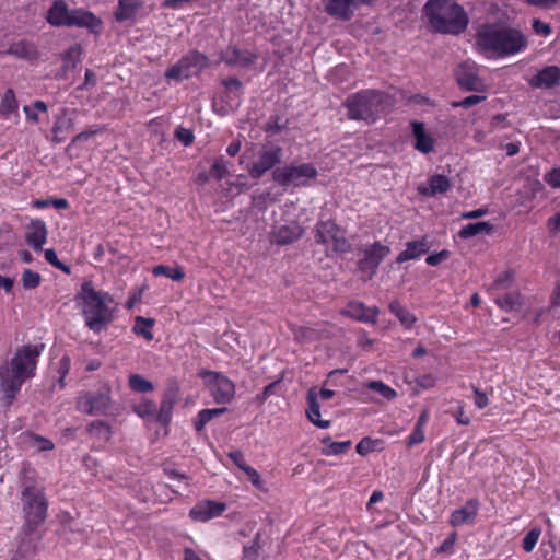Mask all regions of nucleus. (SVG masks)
Listing matches in <instances>:
<instances>
[{"label":"nucleus","instance_id":"f257e3e1","mask_svg":"<svg viewBox=\"0 0 560 560\" xmlns=\"http://www.w3.org/2000/svg\"><path fill=\"white\" fill-rule=\"evenodd\" d=\"M44 349V343L24 345L11 360L0 365V390L7 406L13 404L23 383L35 375L38 357Z\"/></svg>","mask_w":560,"mask_h":560},{"label":"nucleus","instance_id":"f03ea898","mask_svg":"<svg viewBox=\"0 0 560 560\" xmlns=\"http://www.w3.org/2000/svg\"><path fill=\"white\" fill-rule=\"evenodd\" d=\"M476 44L486 52L505 57L522 51L527 46V39L516 28L502 24H486L477 32Z\"/></svg>","mask_w":560,"mask_h":560},{"label":"nucleus","instance_id":"7ed1b4c3","mask_svg":"<svg viewBox=\"0 0 560 560\" xmlns=\"http://www.w3.org/2000/svg\"><path fill=\"white\" fill-rule=\"evenodd\" d=\"M424 11L431 26L439 33L457 35L468 25L466 12L452 0H429Z\"/></svg>","mask_w":560,"mask_h":560},{"label":"nucleus","instance_id":"20e7f679","mask_svg":"<svg viewBox=\"0 0 560 560\" xmlns=\"http://www.w3.org/2000/svg\"><path fill=\"white\" fill-rule=\"evenodd\" d=\"M390 97L378 90H362L347 97L348 118L374 122L390 107Z\"/></svg>","mask_w":560,"mask_h":560},{"label":"nucleus","instance_id":"39448f33","mask_svg":"<svg viewBox=\"0 0 560 560\" xmlns=\"http://www.w3.org/2000/svg\"><path fill=\"white\" fill-rule=\"evenodd\" d=\"M78 299L83 300V316L86 326L95 331H101L107 324L113 320L110 310L107 305L112 302L108 293L96 291L92 281H84L81 285V292Z\"/></svg>","mask_w":560,"mask_h":560},{"label":"nucleus","instance_id":"423d86ee","mask_svg":"<svg viewBox=\"0 0 560 560\" xmlns=\"http://www.w3.org/2000/svg\"><path fill=\"white\" fill-rule=\"evenodd\" d=\"M24 501L25 523L23 530L25 535L33 534L47 517L48 503L39 491L34 487H26L22 493Z\"/></svg>","mask_w":560,"mask_h":560},{"label":"nucleus","instance_id":"0eeeda50","mask_svg":"<svg viewBox=\"0 0 560 560\" xmlns=\"http://www.w3.org/2000/svg\"><path fill=\"white\" fill-rule=\"evenodd\" d=\"M315 240L319 244L327 246L337 254L352 252V246L347 240L345 232L334 221H320L316 225Z\"/></svg>","mask_w":560,"mask_h":560},{"label":"nucleus","instance_id":"6e6552de","mask_svg":"<svg viewBox=\"0 0 560 560\" xmlns=\"http://www.w3.org/2000/svg\"><path fill=\"white\" fill-rule=\"evenodd\" d=\"M208 66L209 59L206 55L199 51H190L166 70L165 78L180 82L199 74Z\"/></svg>","mask_w":560,"mask_h":560},{"label":"nucleus","instance_id":"1a4fd4ad","mask_svg":"<svg viewBox=\"0 0 560 560\" xmlns=\"http://www.w3.org/2000/svg\"><path fill=\"white\" fill-rule=\"evenodd\" d=\"M317 170L311 163H304L298 166L285 165L277 167L272 172V178L282 187L293 185L295 187L306 186L310 179L317 176Z\"/></svg>","mask_w":560,"mask_h":560},{"label":"nucleus","instance_id":"9d476101","mask_svg":"<svg viewBox=\"0 0 560 560\" xmlns=\"http://www.w3.org/2000/svg\"><path fill=\"white\" fill-rule=\"evenodd\" d=\"M390 248L380 242H374L371 245H361L358 248V270L365 277L372 279L377 271L380 264L388 256Z\"/></svg>","mask_w":560,"mask_h":560},{"label":"nucleus","instance_id":"9b49d317","mask_svg":"<svg viewBox=\"0 0 560 560\" xmlns=\"http://www.w3.org/2000/svg\"><path fill=\"white\" fill-rule=\"evenodd\" d=\"M282 156L283 150L280 145L266 141L259 150L258 160L247 168L250 178H261L268 171L281 163Z\"/></svg>","mask_w":560,"mask_h":560},{"label":"nucleus","instance_id":"f8f14e48","mask_svg":"<svg viewBox=\"0 0 560 560\" xmlns=\"http://www.w3.org/2000/svg\"><path fill=\"white\" fill-rule=\"evenodd\" d=\"M207 383L210 394L217 404H229L235 395V385L225 375L213 372L203 371L199 374Z\"/></svg>","mask_w":560,"mask_h":560},{"label":"nucleus","instance_id":"ddd939ff","mask_svg":"<svg viewBox=\"0 0 560 560\" xmlns=\"http://www.w3.org/2000/svg\"><path fill=\"white\" fill-rule=\"evenodd\" d=\"M110 389L104 387L100 392H89L80 395L77 399V408L80 412L91 416L105 415L110 405Z\"/></svg>","mask_w":560,"mask_h":560},{"label":"nucleus","instance_id":"4468645a","mask_svg":"<svg viewBox=\"0 0 560 560\" xmlns=\"http://www.w3.org/2000/svg\"><path fill=\"white\" fill-rule=\"evenodd\" d=\"M455 78L462 90L481 92L485 89V84L478 75V68L475 62H462L455 70Z\"/></svg>","mask_w":560,"mask_h":560},{"label":"nucleus","instance_id":"2eb2a0df","mask_svg":"<svg viewBox=\"0 0 560 560\" xmlns=\"http://www.w3.org/2000/svg\"><path fill=\"white\" fill-rule=\"evenodd\" d=\"M256 60V54L247 49H240L238 47L232 45L220 52V61L231 67L247 68L254 65Z\"/></svg>","mask_w":560,"mask_h":560},{"label":"nucleus","instance_id":"dca6fc26","mask_svg":"<svg viewBox=\"0 0 560 560\" xmlns=\"http://www.w3.org/2000/svg\"><path fill=\"white\" fill-rule=\"evenodd\" d=\"M325 12L339 21H350L360 3L357 0H323Z\"/></svg>","mask_w":560,"mask_h":560},{"label":"nucleus","instance_id":"f3484780","mask_svg":"<svg viewBox=\"0 0 560 560\" xmlns=\"http://www.w3.org/2000/svg\"><path fill=\"white\" fill-rule=\"evenodd\" d=\"M533 89L549 90L560 85V68L558 66H547L538 71L528 80Z\"/></svg>","mask_w":560,"mask_h":560},{"label":"nucleus","instance_id":"a211bd4d","mask_svg":"<svg viewBox=\"0 0 560 560\" xmlns=\"http://www.w3.org/2000/svg\"><path fill=\"white\" fill-rule=\"evenodd\" d=\"M101 25V20L92 12L83 9L70 10V18L67 23L68 27H85L91 32L97 33Z\"/></svg>","mask_w":560,"mask_h":560},{"label":"nucleus","instance_id":"6ab92c4d","mask_svg":"<svg viewBox=\"0 0 560 560\" xmlns=\"http://www.w3.org/2000/svg\"><path fill=\"white\" fill-rule=\"evenodd\" d=\"M226 505L217 501H203L195 505L189 515L195 521L207 522L213 517L220 516L225 511Z\"/></svg>","mask_w":560,"mask_h":560},{"label":"nucleus","instance_id":"aec40b11","mask_svg":"<svg viewBox=\"0 0 560 560\" xmlns=\"http://www.w3.org/2000/svg\"><path fill=\"white\" fill-rule=\"evenodd\" d=\"M47 228L43 220H32L26 228L25 241L34 250H42L47 240Z\"/></svg>","mask_w":560,"mask_h":560},{"label":"nucleus","instance_id":"412c9836","mask_svg":"<svg viewBox=\"0 0 560 560\" xmlns=\"http://www.w3.org/2000/svg\"><path fill=\"white\" fill-rule=\"evenodd\" d=\"M178 397V388L170 386L163 394L161 406L156 412V419L162 424H167L171 420L173 408Z\"/></svg>","mask_w":560,"mask_h":560},{"label":"nucleus","instance_id":"4be33fe9","mask_svg":"<svg viewBox=\"0 0 560 560\" xmlns=\"http://www.w3.org/2000/svg\"><path fill=\"white\" fill-rule=\"evenodd\" d=\"M412 135L415 137V149L421 153L429 154L434 150V139L427 133L424 124L412 121Z\"/></svg>","mask_w":560,"mask_h":560},{"label":"nucleus","instance_id":"5701e85b","mask_svg":"<svg viewBox=\"0 0 560 560\" xmlns=\"http://www.w3.org/2000/svg\"><path fill=\"white\" fill-rule=\"evenodd\" d=\"M430 242L427 237H422L417 241H411L406 244V249L402 250L396 258L398 264L410 259H417L421 255L425 254L430 249Z\"/></svg>","mask_w":560,"mask_h":560},{"label":"nucleus","instance_id":"b1692460","mask_svg":"<svg viewBox=\"0 0 560 560\" xmlns=\"http://www.w3.org/2000/svg\"><path fill=\"white\" fill-rule=\"evenodd\" d=\"M69 18L68 4L63 0H56L48 10L46 20L52 26H67Z\"/></svg>","mask_w":560,"mask_h":560},{"label":"nucleus","instance_id":"393cba45","mask_svg":"<svg viewBox=\"0 0 560 560\" xmlns=\"http://www.w3.org/2000/svg\"><path fill=\"white\" fill-rule=\"evenodd\" d=\"M478 511V502L476 500H469L466 504L455 510L451 515V525L454 527L462 526L467 523H471Z\"/></svg>","mask_w":560,"mask_h":560},{"label":"nucleus","instance_id":"a878e982","mask_svg":"<svg viewBox=\"0 0 560 560\" xmlns=\"http://www.w3.org/2000/svg\"><path fill=\"white\" fill-rule=\"evenodd\" d=\"M307 418L311 422H313L316 427L326 429L330 425V421L328 420H320V406L317 400V394L315 388H311L307 392Z\"/></svg>","mask_w":560,"mask_h":560},{"label":"nucleus","instance_id":"bb28decb","mask_svg":"<svg viewBox=\"0 0 560 560\" xmlns=\"http://www.w3.org/2000/svg\"><path fill=\"white\" fill-rule=\"evenodd\" d=\"M7 52L9 55L25 59V60H35L38 58V51L36 46L27 40H19L12 43Z\"/></svg>","mask_w":560,"mask_h":560},{"label":"nucleus","instance_id":"cd10ccee","mask_svg":"<svg viewBox=\"0 0 560 560\" xmlns=\"http://www.w3.org/2000/svg\"><path fill=\"white\" fill-rule=\"evenodd\" d=\"M303 234V229L299 224L283 225L275 233V242L278 245H288L298 241Z\"/></svg>","mask_w":560,"mask_h":560},{"label":"nucleus","instance_id":"c85d7f7f","mask_svg":"<svg viewBox=\"0 0 560 560\" xmlns=\"http://www.w3.org/2000/svg\"><path fill=\"white\" fill-rule=\"evenodd\" d=\"M348 312L353 318L364 323H375L378 315L376 307L369 308L362 302L351 303Z\"/></svg>","mask_w":560,"mask_h":560},{"label":"nucleus","instance_id":"c756f323","mask_svg":"<svg viewBox=\"0 0 560 560\" xmlns=\"http://www.w3.org/2000/svg\"><path fill=\"white\" fill-rule=\"evenodd\" d=\"M429 187L422 192L429 196L444 194L451 188L450 179L445 175L434 174L428 180Z\"/></svg>","mask_w":560,"mask_h":560},{"label":"nucleus","instance_id":"7c9ffc66","mask_svg":"<svg viewBox=\"0 0 560 560\" xmlns=\"http://www.w3.org/2000/svg\"><path fill=\"white\" fill-rule=\"evenodd\" d=\"M322 443L324 445L322 454L326 456L345 454L352 444L350 440L335 442L330 436L323 438Z\"/></svg>","mask_w":560,"mask_h":560},{"label":"nucleus","instance_id":"2f4dec72","mask_svg":"<svg viewBox=\"0 0 560 560\" xmlns=\"http://www.w3.org/2000/svg\"><path fill=\"white\" fill-rule=\"evenodd\" d=\"M141 7L139 0H119L115 18L117 21H126L132 19L138 9Z\"/></svg>","mask_w":560,"mask_h":560},{"label":"nucleus","instance_id":"473e14b6","mask_svg":"<svg viewBox=\"0 0 560 560\" xmlns=\"http://www.w3.org/2000/svg\"><path fill=\"white\" fill-rule=\"evenodd\" d=\"M226 410L228 409L225 407L200 410L197 415V418L194 421V427L196 431H202L207 423H209L212 419L222 416L223 413L226 412Z\"/></svg>","mask_w":560,"mask_h":560},{"label":"nucleus","instance_id":"72a5a7b5","mask_svg":"<svg viewBox=\"0 0 560 560\" xmlns=\"http://www.w3.org/2000/svg\"><path fill=\"white\" fill-rule=\"evenodd\" d=\"M388 307L405 327L410 328L415 324L416 316L401 305L399 301H392Z\"/></svg>","mask_w":560,"mask_h":560},{"label":"nucleus","instance_id":"f704fd0d","mask_svg":"<svg viewBox=\"0 0 560 560\" xmlns=\"http://www.w3.org/2000/svg\"><path fill=\"white\" fill-rule=\"evenodd\" d=\"M493 231V225L489 222L481 221L476 223H469L462 228L458 235L462 238H470L478 234L485 233L490 234Z\"/></svg>","mask_w":560,"mask_h":560},{"label":"nucleus","instance_id":"c9c22d12","mask_svg":"<svg viewBox=\"0 0 560 560\" xmlns=\"http://www.w3.org/2000/svg\"><path fill=\"white\" fill-rule=\"evenodd\" d=\"M495 303L501 310L505 312L516 311L523 304L522 295L518 292H510L502 298H497Z\"/></svg>","mask_w":560,"mask_h":560},{"label":"nucleus","instance_id":"e433bc0d","mask_svg":"<svg viewBox=\"0 0 560 560\" xmlns=\"http://www.w3.org/2000/svg\"><path fill=\"white\" fill-rule=\"evenodd\" d=\"M82 48L80 45L74 44L70 46L63 54L62 71L75 68L81 62Z\"/></svg>","mask_w":560,"mask_h":560},{"label":"nucleus","instance_id":"4c0bfd02","mask_svg":"<svg viewBox=\"0 0 560 560\" xmlns=\"http://www.w3.org/2000/svg\"><path fill=\"white\" fill-rule=\"evenodd\" d=\"M153 325H154V319L144 318L142 316H137L132 330L136 335L141 336L145 340L150 341L153 339V334L151 330Z\"/></svg>","mask_w":560,"mask_h":560},{"label":"nucleus","instance_id":"58836bf2","mask_svg":"<svg viewBox=\"0 0 560 560\" xmlns=\"http://www.w3.org/2000/svg\"><path fill=\"white\" fill-rule=\"evenodd\" d=\"M152 273L155 277L164 276V277L170 278V279H172L174 281H180L185 277V272H184L183 268L179 267V266H175L173 268V267H170V266H166V265H158V266H155L152 269Z\"/></svg>","mask_w":560,"mask_h":560},{"label":"nucleus","instance_id":"ea45409f","mask_svg":"<svg viewBox=\"0 0 560 560\" xmlns=\"http://www.w3.org/2000/svg\"><path fill=\"white\" fill-rule=\"evenodd\" d=\"M88 432L100 439V440H103V441H108L110 439V435H112V430H110V427L104 422V421H93L89 427H88Z\"/></svg>","mask_w":560,"mask_h":560},{"label":"nucleus","instance_id":"a19ab883","mask_svg":"<svg viewBox=\"0 0 560 560\" xmlns=\"http://www.w3.org/2000/svg\"><path fill=\"white\" fill-rule=\"evenodd\" d=\"M18 109V101L15 94L12 89H7L1 102V114L4 116H9L16 112Z\"/></svg>","mask_w":560,"mask_h":560},{"label":"nucleus","instance_id":"79ce46f5","mask_svg":"<svg viewBox=\"0 0 560 560\" xmlns=\"http://www.w3.org/2000/svg\"><path fill=\"white\" fill-rule=\"evenodd\" d=\"M74 125V119L72 117H68L67 116V109H63L62 110V115H60L59 117H57L55 124H54V127H52V132L54 135H58V133H65V132H68L72 129Z\"/></svg>","mask_w":560,"mask_h":560},{"label":"nucleus","instance_id":"37998d69","mask_svg":"<svg viewBox=\"0 0 560 560\" xmlns=\"http://www.w3.org/2000/svg\"><path fill=\"white\" fill-rule=\"evenodd\" d=\"M261 533L257 532L254 540L250 545L244 546L243 548V559L245 560H258L259 550L261 548L260 545Z\"/></svg>","mask_w":560,"mask_h":560},{"label":"nucleus","instance_id":"c03bdc74","mask_svg":"<svg viewBox=\"0 0 560 560\" xmlns=\"http://www.w3.org/2000/svg\"><path fill=\"white\" fill-rule=\"evenodd\" d=\"M129 386L138 393H148L153 389L152 383L139 374H133L129 377Z\"/></svg>","mask_w":560,"mask_h":560},{"label":"nucleus","instance_id":"a18cd8bd","mask_svg":"<svg viewBox=\"0 0 560 560\" xmlns=\"http://www.w3.org/2000/svg\"><path fill=\"white\" fill-rule=\"evenodd\" d=\"M368 388H370L371 390L376 392L377 394H380L381 396H383L387 400H392V399H394L397 396V393H396L395 389H393L392 387L387 386L386 384H384L381 381H371L368 384Z\"/></svg>","mask_w":560,"mask_h":560},{"label":"nucleus","instance_id":"49530a36","mask_svg":"<svg viewBox=\"0 0 560 560\" xmlns=\"http://www.w3.org/2000/svg\"><path fill=\"white\" fill-rule=\"evenodd\" d=\"M285 127V122H282L281 118L276 115L268 119L264 126V130L272 137L281 132Z\"/></svg>","mask_w":560,"mask_h":560},{"label":"nucleus","instance_id":"de8ad7c7","mask_svg":"<svg viewBox=\"0 0 560 560\" xmlns=\"http://www.w3.org/2000/svg\"><path fill=\"white\" fill-rule=\"evenodd\" d=\"M133 410L141 418L153 417L156 413V405L152 400H144L135 406Z\"/></svg>","mask_w":560,"mask_h":560},{"label":"nucleus","instance_id":"09e8293b","mask_svg":"<svg viewBox=\"0 0 560 560\" xmlns=\"http://www.w3.org/2000/svg\"><path fill=\"white\" fill-rule=\"evenodd\" d=\"M40 275L32 271L31 269H25L22 273V283L23 287L27 290L35 289L39 285Z\"/></svg>","mask_w":560,"mask_h":560},{"label":"nucleus","instance_id":"8fccbe9b","mask_svg":"<svg viewBox=\"0 0 560 560\" xmlns=\"http://www.w3.org/2000/svg\"><path fill=\"white\" fill-rule=\"evenodd\" d=\"M210 175L211 177L215 178L217 180L223 179L228 175V167L226 162L223 158H219L214 161L213 165L210 168Z\"/></svg>","mask_w":560,"mask_h":560},{"label":"nucleus","instance_id":"3c124183","mask_svg":"<svg viewBox=\"0 0 560 560\" xmlns=\"http://www.w3.org/2000/svg\"><path fill=\"white\" fill-rule=\"evenodd\" d=\"M540 533V528H533L525 535L522 546L526 552H530L535 548L539 539Z\"/></svg>","mask_w":560,"mask_h":560},{"label":"nucleus","instance_id":"603ef678","mask_svg":"<svg viewBox=\"0 0 560 560\" xmlns=\"http://www.w3.org/2000/svg\"><path fill=\"white\" fill-rule=\"evenodd\" d=\"M486 100L485 95H469L462 101L452 102L453 107L470 108Z\"/></svg>","mask_w":560,"mask_h":560},{"label":"nucleus","instance_id":"864d4df0","mask_svg":"<svg viewBox=\"0 0 560 560\" xmlns=\"http://www.w3.org/2000/svg\"><path fill=\"white\" fill-rule=\"evenodd\" d=\"M376 442L375 440L371 439V438H363L358 444H357V452L362 455V456H365L368 454H370L371 452H373L375 450V446H376Z\"/></svg>","mask_w":560,"mask_h":560},{"label":"nucleus","instance_id":"5fc2aeb1","mask_svg":"<svg viewBox=\"0 0 560 560\" xmlns=\"http://www.w3.org/2000/svg\"><path fill=\"white\" fill-rule=\"evenodd\" d=\"M221 84L226 88L231 93L237 92L235 96L241 97L243 83L237 78H226L221 80Z\"/></svg>","mask_w":560,"mask_h":560},{"label":"nucleus","instance_id":"6e6d98bb","mask_svg":"<svg viewBox=\"0 0 560 560\" xmlns=\"http://www.w3.org/2000/svg\"><path fill=\"white\" fill-rule=\"evenodd\" d=\"M175 138L187 147L194 142L195 136L190 129L178 127L175 130Z\"/></svg>","mask_w":560,"mask_h":560},{"label":"nucleus","instance_id":"4d7b16f0","mask_svg":"<svg viewBox=\"0 0 560 560\" xmlns=\"http://www.w3.org/2000/svg\"><path fill=\"white\" fill-rule=\"evenodd\" d=\"M451 253L447 249H443L439 253L431 254L425 258V262L429 266H438L442 261L446 260L450 257Z\"/></svg>","mask_w":560,"mask_h":560},{"label":"nucleus","instance_id":"13d9d810","mask_svg":"<svg viewBox=\"0 0 560 560\" xmlns=\"http://www.w3.org/2000/svg\"><path fill=\"white\" fill-rule=\"evenodd\" d=\"M102 131L101 128H94V127H90L85 130H83L82 132L78 133L71 141V144H75L78 142H81V141H86L89 140L91 137L100 133Z\"/></svg>","mask_w":560,"mask_h":560},{"label":"nucleus","instance_id":"bf43d9fd","mask_svg":"<svg viewBox=\"0 0 560 560\" xmlns=\"http://www.w3.org/2000/svg\"><path fill=\"white\" fill-rule=\"evenodd\" d=\"M69 370H70V358L65 355L60 359L59 368H58V373L60 375V378H59L60 387L65 386L63 378L69 373Z\"/></svg>","mask_w":560,"mask_h":560},{"label":"nucleus","instance_id":"052dcab7","mask_svg":"<svg viewBox=\"0 0 560 560\" xmlns=\"http://www.w3.org/2000/svg\"><path fill=\"white\" fill-rule=\"evenodd\" d=\"M228 456L233 460V463L243 471L249 467L244 459V455L240 450L232 451L228 454Z\"/></svg>","mask_w":560,"mask_h":560},{"label":"nucleus","instance_id":"680f3d73","mask_svg":"<svg viewBox=\"0 0 560 560\" xmlns=\"http://www.w3.org/2000/svg\"><path fill=\"white\" fill-rule=\"evenodd\" d=\"M424 440L423 429L415 427L411 434L408 438V446L419 444Z\"/></svg>","mask_w":560,"mask_h":560},{"label":"nucleus","instance_id":"e2e57ef3","mask_svg":"<svg viewBox=\"0 0 560 560\" xmlns=\"http://www.w3.org/2000/svg\"><path fill=\"white\" fill-rule=\"evenodd\" d=\"M248 479L250 480V482L258 489H261L262 488V481H261V478H260V475L258 474V471L256 469H254L253 467H248L246 468V470L244 471Z\"/></svg>","mask_w":560,"mask_h":560},{"label":"nucleus","instance_id":"0e129e2a","mask_svg":"<svg viewBox=\"0 0 560 560\" xmlns=\"http://www.w3.org/2000/svg\"><path fill=\"white\" fill-rule=\"evenodd\" d=\"M545 180L552 187H560V167L553 168L545 176Z\"/></svg>","mask_w":560,"mask_h":560},{"label":"nucleus","instance_id":"69168bd1","mask_svg":"<svg viewBox=\"0 0 560 560\" xmlns=\"http://www.w3.org/2000/svg\"><path fill=\"white\" fill-rule=\"evenodd\" d=\"M547 228L551 234L560 232V212H557L547 220Z\"/></svg>","mask_w":560,"mask_h":560},{"label":"nucleus","instance_id":"338daca9","mask_svg":"<svg viewBox=\"0 0 560 560\" xmlns=\"http://www.w3.org/2000/svg\"><path fill=\"white\" fill-rule=\"evenodd\" d=\"M533 28L534 31L539 34V35H549L551 33V27L549 24L540 21V20H537L535 19L533 21Z\"/></svg>","mask_w":560,"mask_h":560},{"label":"nucleus","instance_id":"774afa93","mask_svg":"<svg viewBox=\"0 0 560 560\" xmlns=\"http://www.w3.org/2000/svg\"><path fill=\"white\" fill-rule=\"evenodd\" d=\"M316 337V331L310 327H299L296 330V338L303 340H313Z\"/></svg>","mask_w":560,"mask_h":560}]
</instances>
